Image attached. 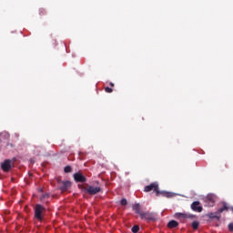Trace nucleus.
Instances as JSON below:
<instances>
[{
  "instance_id": "f257e3e1",
  "label": "nucleus",
  "mask_w": 233,
  "mask_h": 233,
  "mask_svg": "<svg viewBox=\"0 0 233 233\" xmlns=\"http://www.w3.org/2000/svg\"><path fill=\"white\" fill-rule=\"evenodd\" d=\"M156 192V196H165V198H170L171 193L159 191V184L153 182L144 187V192Z\"/></svg>"
},
{
  "instance_id": "f03ea898",
  "label": "nucleus",
  "mask_w": 233,
  "mask_h": 233,
  "mask_svg": "<svg viewBox=\"0 0 233 233\" xmlns=\"http://www.w3.org/2000/svg\"><path fill=\"white\" fill-rule=\"evenodd\" d=\"M34 210L35 219H37L38 221H43V215L46 211V208L41 204H36Z\"/></svg>"
},
{
  "instance_id": "7ed1b4c3",
  "label": "nucleus",
  "mask_w": 233,
  "mask_h": 233,
  "mask_svg": "<svg viewBox=\"0 0 233 233\" xmlns=\"http://www.w3.org/2000/svg\"><path fill=\"white\" fill-rule=\"evenodd\" d=\"M141 219H146L147 221H157V217L155 213L150 212H142L140 213Z\"/></svg>"
},
{
  "instance_id": "20e7f679",
  "label": "nucleus",
  "mask_w": 233,
  "mask_h": 233,
  "mask_svg": "<svg viewBox=\"0 0 233 233\" xmlns=\"http://www.w3.org/2000/svg\"><path fill=\"white\" fill-rule=\"evenodd\" d=\"M84 190L89 194V196H96V194L101 192V187L88 186L87 187H84Z\"/></svg>"
},
{
  "instance_id": "39448f33",
  "label": "nucleus",
  "mask_w": 233,
  "mask_h": 233,
  "mask_svg": "<svg viewBox=\"0 0 233 233\" xmlns=\"http://www.w3.org/2000/svg\"><path fill=\"white\" fill-rule=\"evenodd\" d=\"M58 187L61 192H66V190L72 187V183L70 181L58 180Z\"/></svg>"
},
{
  "instance_id": "423d86ee",
  "label": "nucleus",
  "mask_w": 233,
  "mask_h": 233,
  "mask_svg": "<svg viewBox=\"0 0 233 233\" xmlns=\"http://www.w3.org/2000/svg\"><path fill=\"white\" fill-rule=\"evenodd\" d=\"M204 201L207 207H212L214 203H216V196L214 194H208L205 198Z\"/></svg>"
},
{
  "instance_id": "0eeeda50",
  "label": "nucleus",
  "mask_w": 233,
  "mask_h": 233,
  "mask_svg": "<svg viewBox=\"0 0 233 233\" xmlns=\"http://www.w3.org/2000/svg\"><path fill=\"white\" fill-rule=\"evenodd\" d=\"M73 177L76 183H86V177L81 172L75 173Z\"/></svg>"
},
{
  "instance_id": "6e6552de",
  "label": "nucleus",
  "mask_w": 233,
  "mask_h": 233,
  "mask_svg": "<svg viewBox=\"0 0 233 233\" xmlns=\"http://www.w3.org/2000/svg\"><path fill=\"white\" fill-rule=\"evenodd\" d=\"M1 167L4 172H10V168H12V160H5L4 163H2Z\"/></svg>"
},
{
  "instance_id": "1a4fd4ad",
  "label": "nucleus",
  "mask_w": 233,
  "mask_h": 233,
  "mask_svg": "<svg viewBox=\"0 0 233 233\" xmlns=\"http://www.w3.org/2000/svg\"><path fill=\"white\" fill-rule=\"evenodd\" d=\"M191 210L194 212H203V207H201V203L199 201H194L191 204Z\"/></svg>"
},
{
  "instance_id": "9d476101",
  "label": "nucleus",
  "mask_w": 233,
  "mask_h": 233,
  "mask_svg": "<svg viewBox=\"0 0 233 233\" xmlns=\"http://www.w3.org/2000/svg\"><path fill=\"white\" fill-rule=\"evenodd\" d=\"M175 218H176V219H187V218H190V215H188L187 213H176Z\"/></svg>"
},
{
  "instance_id": "9b49d317",
  "label": "nucleus",
  "mask_w": 233,
  "mask_h": 233,
  "mask_svg": "<svg viewBox=\"0 0 233 233\" xmlns=\"http://www.w3.org/2000/svg\"><path fill=\"white\" fill-rule=\"evenodd\" d=\"M132 208L135 210L136 214H139L140 216L143 214V212H141V206H139V204H134Z\"/></svg>"
},
{
  "instance_id": "f8f14e48",
  "label": "nucleus",
  "mask_w": 233,
  "mask_h": 233,
  "mask_svg": "<svg viewBox=\"0 0 233 233\" xmlns=\"http://www.w3.org/2000/svg\"><path fill=\"white\" fill-rule=\"evenodd\" d=\"M179 223L176 220H170L168 223H167V227L168 228H176V227H178Z\"/></svg>"
},
{
  "instance_id": "ddd939ff",
  "label": "nucleus",
  "mask_w": 233,
  "mask_h": 233,
  "mask_svg": "<svg viewBox=\"0 0 233 233\" xmlns=\"http://www.w3.org/2000/svg\"><path fill=\"white\" fill-rule=\"evenodd\" d=\"M217 213H209L208 216V218L209 219H218V221H219V219H221V217L216 215Z\"/></svg>"
},
{
  "instance_id": "4468645a",
  "label": "nucleus",
  "mask_w": 233,
  "mask_h": 233,
  "mask_svg": "<svg viewBox=\"0 0 233 233\" xmlns=\"http://www.w3.org/2000/svg\"><path fill=\"white\" fill-rule=\"evenodd\" d=\"M225 210H228V206H227V203L223 204V207L217 211V214H222V212H225Z\"/></svg>"
},
{
  "instance_id": "2eb2a0df",
  "label": "nucleus",
  "mask_w": 233,
  "mask_h": 233,
  "mask_svg": "<svg viewBox=\"0 0 233 233\" xmlns=\"http://www.w3.org/2000/svg\"><path fill=\"white\" fill-rule=\"evenodd\" d=\"M191 227L194 230H198L199 228V222L198 221H193L191 224Z\"/></svg>"
},
{
  "instance_id": "dca6fc26",
  "label": "nucleus",
  "mask_w": 233,
  "mask_h": 233,
  "mask_svg": "<svg viewBox=\"0 0 233 233\" xmlns=\"http://www.w3.org/2000/svg\"><path fill=\"white\" fill-rule=\"evenodd\" d=\"M50 198V194L46 193L40 197V201H45V199Z\"/></svg>"
},
{
  "instance_id": "f3484780",
  "label": "nucleus",
  "mask_w": 233,
  "mask_h": 233,
  "mask_svg": "<svg viewBox=\"0 0 233 233\" xmlns=\"http://www.w3.org/2000/svg\"><path fill=\"white\" fill-rule=\"evenodd\" d=\"M39 15H46V9L45 8H40L39 9Z\"/></svg>"
},
{
  "instance_id": "a211bd4d",
  "label": "nucleus",
  "mask_w": 233,
  "mask_h": 233,
  "mask_svg": "<svg viewBox=\"0 0 233 233\" xmlns=\"http://www.w3.org/2000/svg\"><path fill=\"white\" fill-rule=\"evenodd\" d=\"M64 171L66 172V174H68V173L72 172V167L66 166V167L64 168Z\"/></svg>"
},
{
  "instance_id": "6ab92c4d",
  "label": "nucleus",
  "mask_w": 233,
  "mask_h": 233,
  "mask_svg": "<svg viewBox=\"0 0 233 233\" xmlns=\"http://www.w3.org/2000/svg\"><path fill=\"white\" fill-rule=\"evenodd\" d=\"M127 204H128V201H127L126 198H122L120 200V205H122V207H126V205H127Z\"/></svg>"
},
{
  "instance_id": "aec40b11",
  "label": "nucleus",
  "mask_w": 233,
  "mask_h": 233,
  "mask_svg": "<svg viewBox=\"0 0 233 233\" xmlns=\"http://www.w3.org/2000/svg\"><path fill=\"white\" fill-rule=\"evenodd\" d=\"M131 230H132L133 233L139 232V226H137V225L134 226Z\"/></svg>"
},
{
  "instance_id": "412c9836",
  "label": "nucleus",
  "mask_w": 233,
  "mask_h": 233,
  "mask_svg": "<svg viewBox=\"0 0 233 233\" xmlns=\"http://www.w3.org/2000/svg\"><path fill=\"white\" fill-rule=\"evenodd\" d=\"M105 92L107 94H112L114 92V89L112 87H105Z\"/></svg>"
},
{
  "instance_id": "4be33fe9",
  "label": "nucleus",
  "mask_w": 233,
  "mask_h": 233,
  "mask_svg": "<svg viewBox=\"0 0 233 233\" xmlns=\"http://www.w3.org/2000/svg\"><path fill=\"white\" fill-rule=\"evenodd\" d=\"M228 230L229 232H233V223L228 224Z\"/></svg>"
},
{
  "instance_id": "5701e85b",
  "label": "nucleus",
  "mask_w": 233,
  "mask_h": 233,
  "mask_svg": "<svg viewBox=\"0 0 233 233\" xmlns=\"http://www.w3.org/2000/svg\"><path fill=\"white\" fill-rule=\"evenodd\" d=\"M109 85L114 87V83L110 82Z\"/></svg>"
},
{
  "instance_id": "b1692460",
  "label": "nucleus",
  "mask_w": 233,
  "mask_h": 233,
  "mask_svg": "<svg viewBox=\"0 0 233 233\" xmlns=\"http://www.w3.org/2000/svg\"><path fill=\"white\" fill-rule=\"evenodd\" d=\"M231 210H233V208H231Z\"/></svg>"
}]
</instances>
